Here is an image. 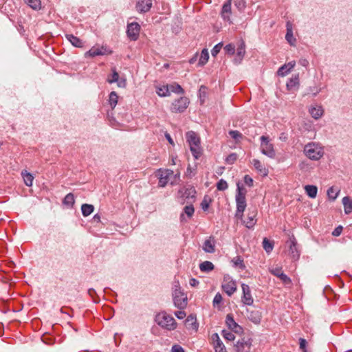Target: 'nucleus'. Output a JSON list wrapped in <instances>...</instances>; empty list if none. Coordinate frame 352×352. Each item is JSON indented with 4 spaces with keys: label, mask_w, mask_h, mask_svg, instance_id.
Returning a JSON list of instances; mask_svg holds the SVG:
<instances>
[{
    "label": "nucleus",
    "mask_w": 352,
    "mask_h": 352,
    "mask_svg": "<svg viewBox=\"0 0 352 352\" xmlns=\"http://www.w3.org/2000/svg\"><path fill=\"white\" fill-rule=\"evenodd\" d=\"M199 268L201 272H208L214 269V265L210 261H204L199 265Z\"/></svg>",
    "instance_id": "e433bc0d"
},
{
    "label": "nucleus",
    "mask_w": 352,
    "mask_h": 352,
    "mask_svg": "<svg viewBox=\"0 0 352 352\" xmlns=\"http://www.w3.org/2000/svg\"><path fill=\"white\" fill-rule=\"evenodd\" d=\"M339 191H336L333 187H331L327 190V195L329 199L334 200L338 197Z\"/></svg>",
    "instance_id": "603ef678"
},
{
    "label": "nucleus",
    "mask_w": 352,
    "mask_h": 352,
    "mask_svg": "<svg viewBox=\"0 0 352 352\" xmlns=\"http://www.w3.org/2000/svg\"><path fill=\"white\" fill-rule=\"evenodd\" d=\"M342 231V227L338 226L332 232V234L335 236H338L340 235L341 232Z\"/></svg>",
    "instance_id": "0e129e2a"
},
{
    "label": "nucleus",
    "mask_w": 352,
    "mask_h": 352,
    "mask_svg": "<svg viewBox=\"0 0 352 352\" xmlns=\"http://www.w3.org/2000/svg\"><path fill=\"white\" fill-rule=\"evenodd\" d=\"M21 174L23 175V180H24L25 185L28 186H31L32 185V182L34 179L33 176L30 173H27V172H25V173L22 172Z\"/></svg>",
    "instance_id": "a19ab883"
},
{
    "label": "nucleus",
    "mask_w": 352,
    "mask_h": 352,
    "mask_svg": "<svg viewBox=\"0 0 352 352\" xmlns=\"http://www.w3.org/2000/svg\"><path fill=\"white\" fill-rule=\"evenodd\" d=\"M201 208L206 211L208 210V207H209V203L208 202L206 198L205 197L204 199V200L202 201L201 204Z\"/></svg>",
    "instance_id": "69168bd1"
},
{
    "label": "nucleus",
    "mask_w": 352,
    "mask_h": 352,
    "mask_svg": "<svg viewBox=\"0 0 352 352\" xmlns=\"http://www.w3.org/2000/svg\"><path fill=\"white\" fill-rule=\"evenodd\" d=\"M209 54L207 49H204L201 51V56L199 60L198 65L204 66L208 60Z\"/></svg>",
    "instance_id": "c9c22d12"
},
{
    "label": "nucleus",
    "mask_w": 352,
    "mask_h": 352,
    "mask_svg": "<svg viewBox=\"0 0 352 352\" xmlns=\"http://www.w3.org/2000/svg\"><path fill=\"white\" fill-rule=\"evenodd\" d=\"M118 96L115 91H111L109 96V103L112 109H113L118 103Z\"/></svg>",
    "instance_id": "ea45409f"
},
{
    "label": "nucleus",
    "mask_w": 352,
    "mask_h": 352,
    "mask_svg": "<svg viewBox=\"0 0 352 352\" xmlns=\"http://www.w3.org/2000/svg\"><path fill=\"white\" fill-rule=\"evenodd\" d=\"M203 250L207 253H213L215 251V241L213 237H209L203 245Z\"/></svg>",
    "instance_id": "a878e982"
},
{
    "label": "nucleus",
    "mask_w": 352,
    "mask_h": 352,
    "mask_svg": "<svg viewBox=\"0 0 352 352\" xmlns=\"http://www.w3.org/2000/svg\"><path fill=\"white\" fill-rule=\"evenodd\" d=\"M288 74H289V72L287 71V66H285V64L283 65H282L281 67H280L277 71V75L279 76L283 77V76H287Z\"/></svg>",
    "instance_id": "5fc2aeb1"
},
{
    "label": "nucleus",
    "mask_w": 352,
    "mask_h": 352,
    "mask_svg": "<svg viewBox=\"0 0 352 352\" xmlns=\"http://www.w3.org/2000/svg\"><path fill=\"white\" fill-rule=\"evenodd\" d=\"M229 135L230 137L236 141H239L243 137V135L238 131H230Z\"/></svg>",
    "instance_id": "3c124183"
},
{
    "label": "nucleus",
    "mask_w": 352,
    "mask_h": 352,
    "mask_svg": "<svg viewBox=\"0 0 352 352\" xmlns=\"http://www.w3.org/2000/svg\"><path fill=\"white\" fill-rule=\"evenodd\" d=\"M140 25L136 22H132L127 25V36L131 41H136L140 34Z\"/></svg>",
    "instance_id": "9b49d317"
},
{
    "label": "nucleus",
    "mask_w": 352,
    "mask_h": 352,
    "mask_svg": "<svg viewBox=\"0 0 352 352\" xmlns=\"http://www.w3.org/2000/svg\"><path fill=\"white\" fill-rule=\"evenodd\" d=\"M186 326L188 328H191L192 329H197V324L196 323V318L192 315L188 316L185 320Z\"/></svg>",
    "instance_id": "f704fd0d"
},
{
    "label": "nucleus",
    "mask_w": 352,
    "mask_h": 352,
    "mask_svg": "<svg viewBox=\"0 0 352 352\" xmlns=\"http://www.w3.org/2000/svg\"><path fill=\"white\" fill-rule=\"evenodd\" d=\"M94 207L93 205L85 204L81 206V210L84 217H87L91 214L94 211Z\"/></svg>",
    "instance_id": "4c0bfd02"
},
{
    "label": "nucleus",
    "mask_w": 352,
    "mask_h": 352,
    "mask_svg": "<svg viewBox=\"0 0 352 352\" xmlns=\"http://www.w3.org/2000/svg\"><path fill=\"white\" fill-rule=\"evenodd\" d=\"M112 75H111V78H109L107 79V81L110 84H112V83H114L116 82H118V79H119V74L118 73L116 72V69L115 68H113L112 69Z\"/></svg>",
    "instance_id": "49530a36"
},
{
    "label": "nucleus",
    "mask_w": 352,
    "mask_h": 352,
    "mask_svg": "<svg viewBox=\"0 0 352 352\" xmlns=\"http://www.w3.org/2000/svg\"><path fill=\"white\" fill-rule=\"evenodd\" d=\"M186 139L192 154H200V138L194 131H188L186 133Z\"/></svg>",
    "instance_id": "20e7f679"
},
{
    "label": "nucleus",
    "mask_w": 352,
    "mask_h": 352,
    "mask_svg": "<svg viewBox=\"0 0 352 352\" xmlns=\"http://www.w3.org/2000/svg\"><path fill=\"white\" fill-rule=\"evenodd\" d=\"M257 214L256 209L254 208L252 210H249L246 219L244 221L245 226L248 228H252L256 223V217Z\"/></svg>",
    "instance_id": "6ab92c4d"
},
{
    "label": "nucleus",
    "mask_w": 352,
    "mask_h": 352,
    "mask_svg": "<svg viewBox=\"0 0 352 352\" xmlns=\"http://www.w3.org/2000/svg\"><path fill=\"white\" fill-rule=\"evenodd\" d=\"M251 163L254 166V168L261 175L265 177L268 175V169L264 163H262L261 161L254 159Z\"/></svg>",
    "instance_id": "412c9836"
},
{
    "label": "nucleus",
    "mask_w": 352,
    "mask_h": 352,
    "mask_svg": "<svg viewBox=\"0 0 352 352\" xmlns=\"http://www.w3.org/2000/svg\"><path fill=\"white\" fill-rule=\"evenodd\" d=\"M309 113L311 116L315 120H318L324 114V109L320 105H311L309 108Z\"/></svg>",
    "instance_id": "aec40b11"
},
{
    "label": "nucleus",
    "mask_w": 352,
    "mask_h": 352,
    "mask_svg": "<svg viewBox=\"0 0 352 352\" xmlns=\"http://www.w3.org/2000/svg\"><path fill=\"white\" fill-rule=\"evenodd\" d=\"M221 287L229 296H231L236 291V282L229 275L224 276Z\"/></svg>",
    "instance_id": "6e6552de"
},
{
    "label": "nucleus",
    "mask_w": 352,
    "mask_h": 352,
    "mask_svg": "<svg viewBox=\"0 0 352 352\" xmlns=\"http://www.w3.org/2000/svg\"><path fill=\"white\" fill-rule=\"evenodd\" d=\"M24 1L34 10H39L42 8L41 0H24Z\"/></svg>",
    "instance_id": "473e14b6"
},
{
    "label": "nucleus",
    "mask_w": 352,
    "mask_h": 352,
    "mask_svg": "<svg viewBox=\"0 0 352 352\" xmlns=\"http://www.w3.org/2000/svg\"><path fill=\"white\" fill-rule=\"evenodd\" d=\"M184 212L188 216V217L190 218L195 212L193 206L192 204L186 206L184 208Z\"/></svg>",
    "instance_id": "09e8293b"
},
{
    "label": "nucleus",
    "mask_w": 352,
    "mask_h": 352,
    "mask_svg": "<svg viewBox=\"0 0 352 352\" xmlns=\"http://www.w3.org/2000/svg\"><path fill=\"white\" fill-rule=\"evenodd\" d=\"M222 46H223V44L221 43H219L217 44L216 45H214V47L211 50L212 56H216L219 53L220 50L222 48Z\"/></svg>",
    "instance_id": "6e6d98bb"
},
{
    "label": "nucleus",
    "mask_w": 352,
    "mask_h": 352,
    "mask_svg": "<svg viewBox=\"0 0 352 352\" xmlns=\"http://www.w3.org/2000/svg\"><path fill=\"white\" fill-rule=\"evenodd\" d=\"M299 344H300V348L302 349L304 352H306L305 347L307 344V341L304 338H300L299 340Z\"/></svg>",
    "instance_id": "e2e57ef3"
},
{
    "label": "nucleus",
    "mask_w": 352,
    "mask_h": 352,
    "mask_svg": "<svg viewBox=\"0 0 352 352\" xmlns=\"http://www.w3.org/2000/svg\"><path fill=\"white\" fill-rule=\"evenodd\" d=\"M221 334L226 340L229 341H232L235 338V336L233 333L226 330H223Z\"/></svg>",
    "instance_id": "de8ad7c7"
},
{
    "label": "nucleus",
    "mask_w": 352,
    "mask_h": 352,
    "mask_svg": "<svg viewBox=\"0 0 352 352\" xmlns=\"http://www.w3.org/2000/svg\"><path fill=\"white\" fill-rule=\"evenodd\" d=\"M74 201V197L72 193L67 194L63 199V204L69 206H72Z\"/></svg>",
    "instance_id": "a18cd8bd"
},
{
    "label": "nucleus",
    "mask_w": 352,
    "mask_h": 352,
    "mask_svg": "<svg viewBox=\"0 0 352 352\" xmlns=\"http://www.w3.org/2000/svg\"><path fill=\"white\" fill-rule=\"evenodd\" d=\"M322 91L321 83H314L307 89V94L316 96Z\"/></svg>",
    "instance_id": "bb28decb"
},
{
    "label": "nucleus",
    "mask_w": 352,
    "mask_h": 352,
    "mask_svg": "<svg viewBox=\"0 0 352 352\" xmlns=\"http://www.w3.org/2000/svg\"><path fill=\"white\" fill-rule=\"evenodd\" d=\"M228 187V183L223 179H221L217 184V188L219 190H225Z\"/></svg>",
    "instance_id": "8fccbe9b"
},
{
    "label": "nucleus",
    "mask_w": 352,
    "mask_h": 352,
    "mask_svg": "<svg viewBox=\"0 0 352 352\" xmlns=\"http://www.w3.org/2000/svg\"><path fill=\"white\" fill-rule=\"evenodd\" d=\"M172 352H185L183 348L179 345H174L172 347Z\"/></svg>",
    "instance_id": "338daca9"
},
{
    "label": "nucleus",
    "mask_w": 352,
    "mask_h": 352,
    "mask_svg": "<svg viewBox=\"0 0 352 352\" xmlns=\"http://www.w3.org/2000/svg\"><path fill=\"white\" fill-rule=\"evenodd\" d=\"M299 85V76L298 74L295 75L288 80L286 84L287 89L288 91L292 90L294 88Z\"/></svg>",
    "instance_id": "c756f323"
},
{
    "label": "nucleus",
    "mask_w": 352,
    "mask_h": 352,
    "mask_svg": "<svg viewBox=\"0 0 352 352\" xmlns=\"http://www.w3.org/2000/svg\"><path fill=\"white\" fill-rule=\"evenodd\" d=\"M222 300V296L220 294H217L213 299V305H219Z\"/></svg>",
    "instance_id": "bf43d9fd"
},
{
    "label": "nucleus",
    "mask_w": 352,
    "mask_h": 352,
    "mask_svg": "<svg viewBox=\"0 0 352 352\" xmlns=\"http://www.w3.org/2000/svg\"><path fill=\"white\" fill-rule=\"evenodd\" d=\"M155 320L158 325L168 331L174 330L177 327V323L174 318L166 312L157 314Z\"/></svg>",
    "instance_id": "f257e3e1"
},
{
    "label": "nucleus",
    "mask_w": 352,
    "mask_h": 352,
    "mask_svg": "<svg viewBox=\"0 0 352 352\" xmlns=\"http://www.w3.org/2000/svg\"><path fill=\"white\" fill-rule=\"evenodd\" d=\"M298 63L300 65L304 67H307L309 66V60L307 58H301L298 60Z\"/></svg>",
    "instance_id": "052dcab7"
},
{
    "label": "nucleus",
    "mask_w": 352,
    "mask_h": 352,
    "mask_svg": "<svg viewBox=\"0 0 352 352\" xmlns=\"http://www.w3.org/2000/svg\"><path fill=\"white\" fill-rule=\"evenodd\" d=\"M232 14V0H227L223 5L220 13L221 17L224 21H227L229 24H232L231 20Z\"/></svg>",
    "instance_id": "9d476101"
},
{
    "label": "nucleus",
    "mask_w": 352,
    "mask_h": 352,
    "mask_svg": "<svg viewBox=\"0 0 352 352\" xmlns=\"http://www.w3.org/2000/svg\"><path fill=\"white\" fill-rule=\"evenodd\" d=\"M260 140L262 154H272L274 148L270 137L268 135H262L260 138Z\"/></svg>",
    "instance_id": "f8f14e48"
},
{
    "label": "nucleus",
    "mask_w": 352,
    "mask_h": 352,
    "mask_svg": "<svg viewBox=\"0 0 352 352\" xmlns=\"http://www.w3.org/2000/svg\"><path fill=\"white\" fill-rule=\"evenodd\" d=\"M251 342L249 340H245V338L237 341L234 345L236 352H250Z\"/></svg>",
    "instance_id": "a211bd4d"
},
{
    "label": "nucleus",
    "mask_w": 352,
    "mask_h": 352,
    "mask_svg": "<svg viewBox=\"0 0 352 352\" xmlns=\"http://www.w3.org/2000/svg\"><path fill=\"white\" fill-rule=\"evenodd\" d=\"M189 103L190 101L187 97H180L172 103L170 111L173 113H182L187 109Z\"/></svg>",
    "instance_id": "423d86ee"
},
{
    "label": "nucleus",
    "mask_w": 352,
    "mask_h": 352,
    "mask_svg": "<svg viewBox=\"0 0 352 352\" xmlns=\"http://www.w3.org/2000/svg\"><path fill=\"white\" fill-rule=\"evenodd\" d=\"M173 171L170 170L162 171L159 178V186L161 187H164L168 184L170 177L173 176Z\"/></svg>",
    "instance_id": "393cba45"
},
{
    "label": "nucleus",
    "mask_w": 352,
    "mask_h": 352,
    "mask_svg": "<svg viewBox=\"0 0 352 352\" xmlns=\"http://www.w3.org/2000/svg\"><path fill=\"white\" fill-rule=\"evenodd\" d=\"M236 51H237L236 55L234 59V64L238 65L241 63V61L244 57V55L245 54V43L243 41H241L239 43Z\"/></svg>",
    "instance_id": "b1692460"
},
{
    "label": "nucleus",
    "mask_w": 352,
    "mask_h": 352,
    "mask_svg": "<svg viewBox=\"0 0 352 352\" xmlns=\"http://www.w3.org/2000/svg\"><path fill=\"white\" fill-rule=\"evenodd\" d=\"M324 148L318 142H311L304 146V154H324Z\"/></svg>",
    "instance_id": "1a4fd4ad"
},
{
    "label": "nucleus",
    "mask_w": 352,
    "mask_h": 352,
    "mask_svg": "<svg viewBox=\"0 0 352 352\" xmlns=\"http://www.w3.org/2000/svg\"><path fill=\"white\" fill-rule=\"evenodd\" d=\"M173 298L174 305L179 309H184L187 305V296L183 293L179 286V283L177 282L174 285Z\"/></svg>",
    "instance_id": "7ed1b4c3"
},
{
    "label": "nucleus",
    "mask_w": 352,
    "mask_h": 352,
    "mask_svg": "<svg viewBox=\"0 0 352 352\" xmlns=\"http://www.w3.org/2000/svg\"><path fill=\"white\" fill-rule=\"evenodd\" d=\"M236 217L239 219L243 217V213L246 207L245 191L244 188L240 186L239 182L237 183V194L236 195Z\"/></svg>",
    "instance_id": "f03ea898"
},
{
    "label": "nucleus",
    "mask_w": 352,
    "mask_h": 352,
    "mask_svg": "<svg viewBox=\"0 0 352 352\" xmlns=\"http://www.w3.org/2000/svg\"><path fill=\"white\" fill-rule=\"evenodd\" d=\"M307 195L311 198H315L317 195L318 188L314 185H307L305 186Z\"/></svg>",
    "instance_id": "2f4dec72"
},
{
    "label": "nucleus",
    "mask_w": 352,
    "mask_h": 352,
    "mask_svg": "<svg viewBox=\"0 0 352 352\" xmlns=\"http://www.w3.org/2000/svg\"><path fill=\"white\" fill-rule=\"evenodd\" d=\"M226 322V324L228 325V328L232 331H234L235 332H237L236 329L239 328L241 329V327L234 321L233 316L231 314L227 315Z\"/></svg>",
    "instance_id": "7c9ffc66"
},
{
    "label": "nucleus",
    "mask_w": 352,
    "mask_h": 352,
    "mask_svg": "<svg viewBox=\"0 0 352 352\" xmlns=\"http://www.w3.org/2000/svg\"><path fill=\"white\" fill-rule=\"evenodd\" d=\"M111 51L108 50L106 47H92L89 51H87L85 56V57H95L97 56H102L105 54H111Z\"/></svg>",
    "instance_id": "ddd939ff"
},
{
    "label": "nucleus",
    "mask_w": 352,
    "mask_h": 352,
    "mask_svg": "<svg viewBox=\"0 0 352 352\" xmlns=\"http://www.w3.org/2000/svg\"><path fill=\"white\" fill-rule=\"evenodd\" d=\"M321 156L322 155H309V157L300 164L299 166L300 169L307 170L309 168H312L313 165L311 164V161H318L320 159Z\"/></svg>",
    "instance_id": "4be33fe9"
},
{
    "label": "nucleus",
    "mask_w": 352,
    "mask_h": 352,
    "mask_svg": "<svg viewBox=\"0 0 352 352\" xmlns=\"http://www.w3.org/2000/svg\"><path fill=\"white\" fill-rule=\"evenodd\" d=\"M285 65L287 66V69L289 73L292 71V69L295 67L296 62L294 60H292L287 63H285Z\"/></svg>",
    "instance_id": "680f3d73"
},
{
    "label": "nucleus",
    "mask_w": 352,
    "mask_h": 352,
    "mask_svg": "<svg viewBox=\"0 0 352 352\" xmlns=\"http://www.w3.org/2000/svg\"><path fill=\"white\" fill-rule=\"evenodd\" d=\"M178 194L182 199V203L184 204L185 201L191 202L195 199L196 190L192 186H188L179 189Z\"/></svg>",
    "instance_id": "39448f33"
},
{
    "label": "nucleus",
    "mask_w": 352,
    "mask_h": 352,
    "mask_svg": "<svg viewBox=\"0 0 352 352\" xmlns=\"http://www.w3.org/2000/svg\"><path fill=\"white\" fill-rule=\"evenodd\" d=\"M157 94L161 97H165L170 95V86L166 85L157 88Z\"/></svg>",
    "instance_id": "58836bf2"
},
{
    "label": "nucleus",
    "mask_w": 352,
    "mask_h": 352,
    "mask_svg": "<svg viewBox=\"0 0 352 352\" xmlns=\"http://www.w3.org/2000/svg\"><path fill=\"white\" fill-rule=\"evenodd\" d=\"M270 272L274 276L279 278L285 285H288L292 283L290 278L283 273L281 267L270 268Z\"/></svg>",
    "instance_id": "dca6fc26"
},
{
    "label": "nucleus",
    "mask_w": 352,
    "mask_h": 352,
    "mask_svg": "<svg viewBox=\"0 0 352 352\" xmlns=\"http://www.w3.org/2000/svg\"><path fill=\"white\" fill-rule=\"evenodd\" d=\"M288 245V254L291 258L294 261L298 260L300 257V251L298 248L297 241L294 236H289V240L287 241Z\"/></svg>",
    "instance_id": "0eeeda50"
},
{
    "label": "nucleus",
    "mask_w": 352,
    "mask_h": 352,
    "mask_svg": "<svg viewBox=\"0 0 352 352\" xmlns=\"http://www.w3.org/2000/svg\"><path fill=\"white\" fill-rule=\"evenodd\" d=\"M66 38L72 43V45L76 47H82L83 42L79 38L75 36L73 34H66Z\"/></svg>",
    "instance_id": "c85d7f7f"
},
{
    "label": "nucleus",
    "mask_w": 352,
    "mask_h": 352,
    "mask_svg": "<svg viewBox=\"0 0 352 352\" xmlns=\"http://www.w3.org/2000/svg\"><path fill=\"white\" fill-rule=\"evenodd\" d=\"M248 318L255 324H258L261 320V314L257 310L248 311Z\"/></svg>",
    "instance_id": "cd10ccee"
},
{
    "label": "nucleus",
    "mask_w": 352,
    "mask_h": 352,
    "mask_svg": "<svg viewBox=\"0 0 352 352\" xmlns=\"http://www.w3.org/2000/svg\"><path fill=\"white\" fill-rule=\"evenodd\" d=\"M244 182L248 186H253V179L248 175H245V177H244Z\"/></svg>",
    "instance_id": "13d9d810"
},
{
    "label": "nucleus",
    "mask_w": 352,
    "mask_h": 352,
    "mask_svg": "<svg viewBox=\"0 0 352 352\" xmlns=\"http://www.w3.org/2000/svg\"><path fill=\"white\" fill-rule=\"evenodd\" d=\"M285 40L291 46H296V38L294 36L293 34V24L289 21L286 22Z\"/></svg>",
    "instance_id": "2eb2a0df"
},
{
    "label": "nucleus",
    "mask_w": 352,
    "mask_h": 352,
    "mask_svg": "<svg viewBox=\"0 0 352 352\" xmlns=\"http://www.w3.org/2000/svg\"><path fill=\"white\" fill-rule=\"evenodd\" d=\"M342 204L344 207L346 214H349L352 211V200L349 197H344L342 199Z\"/></svg>",
    "instance_id": "72a5a7b5"
},
{
    "label": "nucleus",
    "mask_w": 352,
    "mask_h": 352,
    "mask_svg": "<svg viewBox=\"0 0 352 352\" xmlns=\"http://www.w3.org/2000/svg\"><path fill=\"white\" fill-rule=\"evenodd\" d=\"M224 50L226 54L233 55L235 52V46L232 43H229L224 47Z\"/></svg>",
    "instance_id": "864d4df0"
},
{
    "label": "nucleus",
    "mask_w": 352,
    "mask_h": 352,
    "mask_svg": "<svg viewBox=\"0 0 352 352\" xmlns=\"http://www.w3.org/2000/svg\"><path fill=\"white\" fill-rule=\"evenodd\" d=\"M152 5V0H138L136 3V10L140 13H144L150 10Z\"/></svg>",
    "instance_id": "f3484780"
},
{
    "label": "nucleus",
    "mask_w": 352,
    "mask_h": 352,
    "mask_svg": "<svg viewBox=\"0 0 352 352\" xmlns=\"http://www.w3.org/2000/svg\"><path fill=\"white\" fill-rule=\"evenodd\" d=\"M263 248L267 253H269L272 251L274 245L270 240L267 238H264L263 241Z\"/></svg>",
    "instance_id": "79ce46f5"
},
{
    "label": "nucleus",
    "mask_w": 352,
    "mask_h": 352,
    "mask_svg": "<svg viewBox=\"0 0 352 352\" xmlns=\"http://www.w3.org/2000/svg\"><path fill=\"white\" fill-rule=\"evenodd\" d=\"M212 339L213 341L215 352H227L224 344L220 340L217 333H214L212 336Z\"/></svg>",
    "instance_id": "5701e85b"
},
{
    "label": "nucleus",
    "mask_w": 352,
    "mask_h": 352,
    "mask_svg": "<svg viewBox=\"0 0 352 352\" xmlns=\"http://www.w3.org/2000/svg\"><path fill=\"white\" fill-rule=\"evenodd\" d=\"M175 316L179 319H183L186 317V313L184 311H179L175 312Z\"/></svg>",
    "instance_id": "774afa93"
},
{
    "label": "nucleus",
    "mask_w": 352,
    "mask_h": 352,
    "mask_svg": "<svg viewBox=\"0 0 352 352\" xmlns=\"http://www.w3.org/2000/svg\"><path fill=\"white\" fill-rule=\"evenodd\" d=\"M234 264L235 266H238L241 269L245 268V265L243 264V259L241 258V257L237 256L234 258L233 260Z\"/></svg>",
    "instance_id": "4d7b16f0"
},
{
    "label": "nucleus",
    "mask_w": 352,
    "mask_h": 352,
    "mask_svg": "<svg viewBox=\"0 0 352 352\" xmlns=\"http://www.w3.org/2000/svg\"><path fill=\"white\" fill-rule=\"evenodd\" d=\"M234 3L239 12H243L246 8V0H234Z\"/></svg>",
    "instance_id": "37998d69"
},
{
    "label": "nucleus",
    "mask_w": 352,
    "mask_h": 352,
    "mask_svg": "<svg viewBox=\"0 0 352 352\" xmlns=\"http://www.w3.org/2000/svg\"><path fill=\"white\" fill-rule=\"evenodd\" d=\"M243 296L241 297V301L246 305H252L254 302V299L251 294V291L249 285L243 283L241 285Z\"/></svg>",
    "instance_id": "4468645a"
},
{
    "label": "nucleus",
    "mask_w": 352,
    "mask_h": 352,
    "mask_svg": "<svg viewBox=\"0 0 352 352\" xmlns=\"http://www.w3.org/2000/svg\"><path fill=\"white\" fill-rule=\"evenodd\" d=\"M170 92L183 94L184 93V89L178 84L174 83L170 85Z\"/></svg>",
    "instance_id": "c03bdc74"
}]
</instances>
